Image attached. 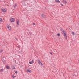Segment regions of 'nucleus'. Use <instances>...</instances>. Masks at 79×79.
<instances>
[{"mask_svg":"<svg viewBox=\"0 0 79 79\" xmlns=\"http://www.w3.org/2000/svg\"><path fill=\"white\" fill-rule=\"evenodd\" d=\"M57 36H60V34H57Z\"/></svg>","mask_w":79,"mask_h":79,"instance_id":"16","label":"nucleus"},{"mask_svg":"<svg viewBox=\"0 0 79 79\" xmlns=\"http://www.w3.org/2000/svg\"><path fill=\"white\" fill-rule=\"evenodd\" d=\"M33 25H35V23H33Z\"/></svg>","mask_w":79,"mask_h":79,"instance_id":"24","label":"nucleus"},{"mask_svg":"<svg viewBox=\"0 0 79 79\" xmlns=\"http://www.w3.org/2000/svg\"><path fill=\"white\" fill-rule=\"evenodd\" d=\"M30 64H32V63H34V60H32V61L29 62Z\"/></svg>","mask_w":79,"mask_h":79,"instance_id":"10","label":"nucleus"},{"mask_svg":"<svg viewBox=\"0 0 79 79\" xmlns=\"http://www.w3.org/2000/svg\"><path fill=\"white\" fill-rule=\"evenodd\" d=\"M64 3H67V2L66 1H64Z\"/></svg>","mask_w":79,"mask_h":79,"instance_id":"19","label":"nucleus"},{"mask_svg":"<svg viewBox=\"0 0 79 79\" xmlns=\"http://www.w3.org/2000/svg\"><path fill=\"white\" fill-rule=\"evenodd\" d=\"M64 0H63L62 2H63V3H64Z\"/></svg>","mask_w":79,"mask_h":79,"instance_id":"23","label":"nucleus"},{"mask_svg":"<svg viewBox=\"0 0 79 79\" xmlns=\"http://www.w3.org/2000/svg\"><path fill=\"white\" fill-rule=\"evenodd\" d=\"M16 21L17 25H19V20H18V19H16Z\"/></svg>","mask_w":79,"mask_h":79,"instance_id":"5","label":"nucleus"},{"mask_svg":"<svg viewBox=\"0 0 79 79\" xmlns=\"http://www.w3.org/2000/svg\"><path fill=\"white\" fill-rule=\"evenodd\" d=\"M15 73H16V74H17V73H18V71H15Z\"/></svg>","mask_w":79,"mask_h":79,"instance_id":"22","label":"nucleus"},{"mask_svg":"<svg viewBox=\"0 0 79 79\" xmlns=\"http://www.w3.org/2000/svg\"><path fill=\"white\" fill-rule=\"evenodd\" d=\"M27 72H29V73H32V71L30 69H27Z\"/></svg>","mask_w":79,"mask_h":79,"instance_id":"9","label":"nucleus"},{"mask_svg":"<svg viewBox=\"0 0 79 79\" xmlns=\"http://www.w3.org/2000/svg\"><path fill=\"white\" fill-rule=\"evenodd\" d=\"M42 18H46V16H45V15H44V14H42L41 15Z\"/></svg>","mask_w":79,"mask_h":79,"instance_id":"6","label":"nucleus"},{"mask_svg":"<svg viewBox=\"0 0 79 79\" xmlns=\"http://www.w3.org/2000/svg\"><path fill=\"white\" fill-rule=\"evenodd\" d=\"M4 69H2L0 70V73H3Z\"/></svg>","mask_w":79,"mask_h":79,"instance_id":"7","label":"nucleus"},{"mask_svg":"<svg viewBox=\"0 0 79 79\" xmlns=\"http://www.w3.org/2000/svg\"><path fill=\"white\" fill-rule=\"evenodd\" d=\"M3 52V50H0V53H2Z\"/></svg>","mask_w":79,"mask_h":79,"instance_id":"14","label":"nucleus"},{"mask_svg":"<svg viewBox=\"0 0 79 79\" xmlns=\"http://www.w3.org/2000/svg\"><path fill=\"white\" fill-rule=\"evenodd\" d=\"M38 62L39 64H41V66H43V64H42V63L40 62V60H39L38 61Z\"/></svg>","mask_w":79,"mask_h":79,"instance_id":"3","label":"nucleus"},{"mask_svg":"<svg viewBox=\"0 0 79 79\" xmlns=\"http://www.w3.org/2000/svg\"><path fill=\"white\" fill-rule=\"evenodd\" d=\"M63 33H64V36L65 37V39H67V36H66V32L65 31H63Z\"/></svg>","mask_w":79,"mask_h":79,"instance_id":"1","label":"nucleus"},{"mask_svg":"<svg viewBox=\"0 0 79 79\" xmlns=\"http://www.w3.org/2000/svg\"><path fill=\"white\" fill-rule=\"evenodd\" d=\"M4 57H3V59H4Z\"/></svg>","mask_w":79,"mask_h":79,"instance_id":"26","label":"nucleus"},{"mask_svg":"<svg viewBox=\"0 0 79 79\" xmlns=\"http://www.w3.org/2000/svg\"><path fill=\"white\" fill-rule=\"evenodd\" d=\"M55 1L57 3H60V1L59 0H55Z\"/></svg>","mask_w":79,"mask_h":79,"instance_id":"11","label":"nucleus"},{"mask_svg":"<svg viewBox=\"0 0 79 79\" xmlns=\"http://www.w3.org/2000/svg\"><path fill=\"white\" fill-rule=\"evenodd\" d=\"M12 77H13V78H14V77H15V76L13 75H12Z\"/></svg>","mask_w":79,"mask_h":79,"instance_id":"21","label":"nucleus"},{"mask_svg":"<svg viewBox=\"0 0 79 79\" xmlns=\"http://www.w3.org/2000/svg\"><path fill=\"white\" fill-rule=\"evenodd\" d=\"M72 34L73 35H74L75 34H74V32H73L72 33Z\"/></svg>","mask_w":79,"mask_h":79,"instance_id":"18","label":"nucleus"},{"mask_svg":"<svg viewBox=\"0 0 79 79\" xmlns=\"http://www.w3.org/2000/svg\"><path fill=\"white\" fill-rule=\"evenodd\" d=\"M6 68L8 69H10V67L8 66H6Z\"/></svg>","mask_w":79,"mask_h":79,"instance_id":"12","label":"nucleus"},{"mask_svg":"<svg viewBox=\"0 0 79 79\" xmlns=\"http://www.w3.org/2000/svg\"><path fill=\"white\" fill-rule=\"evenodd\" d=\"M50 54H51V55H53V54L52 53V52H50Z\"/></svg>","mask_w":79,"mask_h":79,"instance_id":"20","label":"nucleus"},{"mask_svg":"<svg viewBox=\"0 0 79 79\" xmlns=\"http://www.w3.org/2000/svg\"><path fill=\"white\" fill-rule=\"evenodd\" d=\"M16 6H17V5L16 4H15V6H14V8H15L16 7Z\"/></svg>","mask_w":79,"mask_h":79,"instance_id":"15","label":"nucleus"},{"mask_svg":"<svg viewBox=\"0 0 79 79\" xmlns=\"http://www.w3.org/2000/svg\"><path fill=\"white\" fill-rule=\"evenodd\" d=\"M12 69H15V67L13 66V67Z\"/></svg>","mask_w":79,"mask_h":79,"instance_id":"17","label":"nucleus"},{"mask_svg":"<svg viewBox=\"0 0 79 79\" xmlns=\"http://www.w3.org/2000/svg\"><path fill=\"white\" fill-rule=\"evenodd\" d=\"M2 20V18H0V22H2V23H3V21Z\"/></svg>","mask_w":79,"mask_h":79,"instance_id":"13","label":"nucleus"},{"mask_svg":"<svg viewBox=\"0 0 79 79\" xmlns=\"http://www.w3.org/2000/svg\"><path fill=\"white\" fill-rule=\"evenodd\" d=\"M7 28L9 29V30H11V27L10 26L8 25L7 26Z\"/></svg>","mask_w":79,"mask_h":79,"instance_id":"8","label":"nucleus"},{"mask_svg":"<svg viewBox=\"0 0 79 79\" xmlns=\"http://www.w3.org/2000/svg\"><path fill=\"white\" fill-rule=\"evenodd\" d=\"M10 21L11 22H14L15 21V18H11Z\"/></svg>","mask_w":79,"mask_h":79,"instance_id":"2","label":"nucleus"},{"mask_svg":"<svg viewBox=\"0 0 79 79\" xmlns=\"http://www.w3.org/2000/svg\"><path fill=\"white\" fill-rule=\"evenodd\" d=\"M61 5H62V6H63V4H62Z\"/></svg>","mask_w":79,"mask_h":79,"instance_id":"25","label":"nucleus"},{"mask_svg":"<svg viewBox=\"0 0 79 79\" xmlns=\"http://www.w3.org/2000/svg\"><path fill=\"white\" fill-rule=\"evenodd\" d=\"M2 11H3V12H6L7 11V10H5L4 9H2Z\"/></svg>","mask_w":79,"mask_h":79,"instance_id":"4","label":"nucleus"}]
</instances>
